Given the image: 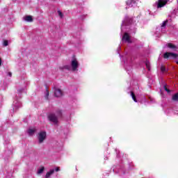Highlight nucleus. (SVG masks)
Listing matches in <instances>:
<instances>
[{"label": "nucleus", "mask_w": 178, "mask_h": 178, "mask_svg": "<svg viewBox=\"0 0 178 178\" xmlns=\"http://www.w3.org/2000/svg\"><path fill=\"white\" fill-rule=\"evenodd\" d=\"M178 57V54L176 53H172V52H165L163 56V58L164 59H177Z\"/></svg>", "instance_id": "obj_1"}, {"label": "nucleus", "mask_w": 178, "mask_h": 178, "mask_svg": "<svg viewBox=\"0 0 178 178\" xmlns=\"http://www.w3.org/2000/svg\"><path fill=\"white\" fill-rule=\"evenodd\" d=\"M38 138L39 144H42L45 138H47V132L41 131L40 133H39Z\"/></svg>", "instance_id": "obj_2"}, {"label": "nucleus", "mask_w": 178, "mask_h": 178, "mask_svg": "<svg viewBox=\"0 0 178 178\" xmlns=\"http://www.w3.org/2000/svg\"><path fill=\"white\" fill-rule=\"evenodd\" d=\"M71 67L73 72H76V70H77V68L79 67V61H77V59L73 58L71 61Z\"/></svg>", "instance_id": "obj_3"}, {"label": "nucleus", "mask_w": 178, "mask_h": 178, "mask_svg": "<svg viewBox=\"0 0 178 178\" xmlns=\"http://www.w3.org/2000/svg\"><path fill=\"white\" fill-rule=\"evenodd\" d=\"M48 119L50 122H52V123L58 124V117H56L55 114H49L48 115Z\"/></svg>", "instance_id": "obj_4"}, {"label": "nucleus", "mask_w": 178, "mask_h": 178, "mask_svg": "<svg viewBox=\"0 0 178 178\" xmlns=\"http://www.w3.org/2000/svg\"><path fill=\"white\" fill-rule=\"evenodd\" d=\"M169 2V0H159L157 8H163Z\"/></svg>", "instance_id": "obj_5"}, {"label": "nucleus", "mask_w": 178, "mask_h": 178, "mask_svg": "<svg viewBox=\"0 0 178 178\" xmlns=\"http://www.w3.org/2000/svg\"><path fill=\"white\" fill-rule=\"evenodd\" d=\"M54 95L55 97H62V95H63V92L60 89H55Z\"/></svg>", "instance_id": "obj_6"}, {"label": "nucleus", "mask_w": 178, "mask_h": 178, "mask_svg": "<svg viewBox=\"0 0 178 178\" xmlns=\"http://www.w3.org/2000/svg\"><path fill=\"white\" fill-rule=\"evenodd\" d=\"M122 40L127 41V42H130V35L129 33H125L122 36Z\"/></svg>", "instance_id": "obj_7"}, {"label": "nucleus", "mask_w": 178, "mask_h": 178, "mask_svg": "<svg viewBox=\"0 0 178 178\" xmlns=\"http://www.w3.org/2000/svg\"><path fill=\"white\" fill-rule=\"evenodd\" d=\"M136 3V1L134 0H127V5L129 6V8H133V5Z\"/></svg>", "instance_id": "obj_8"}, {"label": "nucleus", "mask_w": 178, "mask_h": 178, "mask_svg": "<svg viewBox=\"0 0 178 178\" xmlns=\"http://www.w3.org/2000/svg\"><path fill=\"white\" fill-rule=\"evenodd\" d=\"M54 173H55V170H51L50 171L47 172V174L45 175V178L51 177V176H52V175H54Z\"/></svg>", "instance_id": "obj_9"}, {"label": "nucleus", "mask_w": 178, "mask_h": 178, "mask_svg": "<svg viewBox=\"0 0 178 178\" xmlns=\"http://www.w3.org/2000/svg\"><path fill=\"white\" fill-rule=\"evenodd\" d=\"M24 19L25 20V22H33V17L31 15H28L24 17Z\"/></svg>", "instance_id": "obj_10"}, {"label": "nucleus", "mask_w": 178, "mask_h": 178, "mask_svg": "<svg viewBox=\"0 0 178 178\" xmlns=\"http://www.w3.org/2000/svg\"><path fill=\"white\" fill-rule=\"evenodd\" d=\"M167 47L168 48H170V49H176V48H177L176 45L173 44L172 43H168Z\"/></svg>", "instance_id": "obj_11"}, {"label": "nucleus", "mask_w": 178, "mask_h": 178, "mask_svg": "<svg viewBox=\"0 0 178 178\" xmlns=\"http://www.w3.org/2000/svg\"><path fill=\"white\" fill-rule=\"evenodd\" d=\"M172 101L175 102H178V92L175 94L172 97Z\"/></svg>", "instance_id": "obj_12"}, {"label": "nucleus", "mask_w": 178, "mask_h": 178, "mask_svg": "<svg viewBox=\"0 0 178 178\" xmlns=\"http://www.w3.org/2000/svg\"><path fill=\"white\" fill-rule=\"evenodd\" d=\"M169 23V19H166L165 21L163 22V23L161 25V27L162 29H165V27H166V24Z\"/></svg>", "instance_id": "obj_13"}, {"label": "nucleus", "mask_w": 178, "mask_h": 178, "mask_svg": "<svg viewBox=\"0 0 178 178\" xmlns=\"http://www.w3.org/2000/svg\"><path fill=\"white\" fill-rule=\"evenodd\" d=\"M131 96L132 97V99L134 101V102H137V97H136L134 92L131 91Z\"/></svg>", "instance_id": "obj_14"}, {"label": "nucleus", "mask_w": 178, "mask_h": 178, "mask_svg": "<svg viewBox=\"0 0 178 178\" xmlns=\"http://www.w3.org/2000/svg\"><path fill=\"white\" fill-rule=\"evenodd\" d=\"M28 133L30 136H31L32 134H34V133H35V129H29L28 130Z\"/></svg>", "instance_id": "obj_15"}, {"label": "nucleus", "mask_w": 178, "mask_h": 178, "mask_svg": "<svg viewBox=\"0 0 178 178\" xmlns=\"http://www.w3.org/2000/svg\"><path fill=\"white\" fill-rule=\"evenodd\" d=\"M56 115H57L58 118H62V111L58 110L56 111Z\"/></svg>", "instance_id": "obj_16"}, {"label": "nucleus", "mask_w": 178, "mask_h": 178, "mask_svg": "<svg viewBox=\"0 0 178 178\" xmlns=\"http://www.w3.org/2000/svg\"><path fill=\"white\" fill-rule=\"evenodd\" d=\"M44 169H45V168L44 167H42L41 168H40L38 170V175H41V173H42L44 172Z\"/></svg>", "instance_id": "obj_17"}, {"label": "nucleus", "mask_w": 178, "mask_h": 178, "mask_svg": "<svg viewBox=\"0 0 178 178\" xmlns=\"http://www.w3.org/2000/svg\"><path fill=\"white\" fill-rule=\"evenodd\" d=\"M48 97H49V91L48 89L46 90V95H45V99H48Z\"/></svg>", "instance_id": "obj_18"}, {"label": "nucleus", "mask_w": 178, "mask_h": 178, "mask_svg": "<svg viewBox=\"0 0 178 178\" xmlns=\"http://www.w3.org/2000/svg\"><path fill=\"white\" fill-rule=\"evenodd\" d=\"M63 69H65L66 70H70V65H64Z\"/></svg>", "instance_id": "obj_19"}, {"label": "nucleus", "mask_w": 178, "mask_h": 178, "mask_svg": "<svg viewBox=\"0 0 178 178\" xmlns=\"http://www.w3.org/2000/svg\"><path fill=\"white\" fill-rule=\"evenodd\" d=\"M145 65L147 70H151V66L149 65V63H146Z\"/></svg>", "instance_id": "obj_20"}, {"label": "nucleus", "mask_w": 178, "mask_h": 178, "mask_svg": "<svg viewBox=\"0 0 178 178\" xmlns=\"http://www.w3.org/2000/svg\"><path fill=\"white\" fill-rule=\"evenodd\" d=\"M8 45H9V42H8V40H4L3 41V46L4 47H8Z\"/></svg>", "instance_id": "obj_21"}, {"label": "nucleus", "mask_w": 178, "mask_h": 178, "mask_svg": "<svg viewBox=\"0 0 178 178\" xmlns=\"http://www.w3.org/2000/svg\"><path fill=\"white\" fill-rule=\"evenodd\" d=\"M161 71L163 72H166V67H165V66L162 65L161 67Z\"/></svg>", "instance_id": "obj_22"}, {"label": "nucleus", "mask_w": 178, "mask_h": 178, "mask_svg": "<svg viewBox=\"0 0 178 178\" xmlns=\"http://www.w3.org/2000/svg\"><path fill=\"white\" fill-rule=\"evenodd\" d=\"M58 16H60V17H63V13H62V11L60 10H58Z\"/></svg>", "instance_id": "obj_23"}, {"label": "nucleus", "mask_w": 178, "mask_h": 178, "mask_svg": "<svg viewBox=\"0 0 178 178\" xmlns=\"http://www.w3.org/2000/svg\"><path fill=\"white\" fill-rule=\"evenodd\" d=\"M164 90H165V91H167V92H170V90H169V89L166 87V86H164Z\"/></svg>", "instance_id": "obj_24"}, {"label": "nucleus", "mask_w": 178, "mask_h": 178, "mask_svg": "<svg viewBox=\"0 0 178 178\" xmlns=\"http://www.w3.org/2000/svg\"><path fill=\"white\" fill-rule=\"evenodd\" d=\"M59 170H60V168L59 167H56L54 172H59Z\"/></svg>", "instance_id": "obj_25"}, {"label": "nucleus", "mask_w": 178, "mask_h": 178, "mask_svg": "<svg viewBox=\"0 0 178 178\" xmlns=\"http://www.w3.org/2000/svg\"><path fill=\"white\" fill-rule=\"evenodd\" d=\"M8 76H10V77H12V72H8Z\"/></svg>", "instance_id": "obj_26"}, {"label": "nucleus", "mask_w": 178, "mask_h": 178, "mask_svg": "<svg viewBox=\"0 0 178 178\" xmlns=\"http://www.w3.org/2000/svg\"><path fill=\"white\" fill-rule=\"evenodd\" d=\"M2 65V58H0V66Z\"/></svg>", "instance_id": "obj_27"}, {"label": "nucleus", "mask_w": 178, "mask_h": 178, "mask_svg": "<svg viewBox=\"0 0 178 178\" xmlns=\"http://www.w3.org/2000/svg\"><path fill=\"white\" fill-rule=\"evenodd\" d=\"M174 13L176 15V10H174Z\"/></svg>", "instance_id": "obj_28"}]
</instances>
